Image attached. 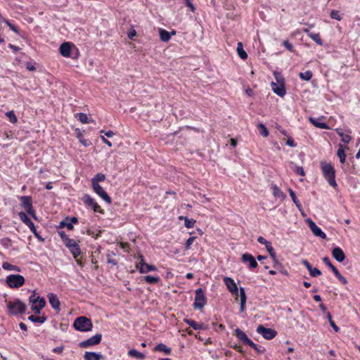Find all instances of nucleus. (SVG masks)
<instances>
[{"instance_id": "obj_1", "label": "nucleus", "mask_w": 360, "mask_h": 360, "mask_svg": "<svg viewBox=\"0 0 360 360\" xmlns=\"http://www.w3.org/2000/svg\"><path fill=\"white\" fill-rule=\"evenodd\" d=\"M321 167L323 174L326 179L328 180V184L335 188L337 184L335 179V169L330 163L326 162H322L321 163Z\"/></svg>"}, {"instance_id": "obj_2", "label": "nucleus", "mask_w": 360, "mask_h": 360, "mask_svg": "<svg viewBox=\"0 0 360 360\" xmlns=\"http://www.w3.org/2000/svg\"><path fill=\"white\" fill-rule=\"evenodd\" d=\"M92 326L91 320L85 316L78 317L74 322V327L79 331H89Z\"/></svg>"}, {"instance_id": "obj_3", "label": "nucleus", "mask_w": 360, "mask_h": 360, "mask_svg": "<svg viewBox=\"0 0 360 360\" xmlns=\"http://www.w3.org/2000/svg\"><path fill=\"white\" fill-rule=\"evenodd\" d=\"M8 308L11 314L17 315L22 314L25 311L27 306L22 302L17 300L14 302H10L8 304Z\"/></svg>"}, {"instance_id": "obj_4", "label": "nucleus", "mask_w": 360, "mask_h": 360, "mask_svg": "<svg viewBox=\"0 0 360 360\" xmlns=\"http://www.w3.org/2000/svg\"><path fill=\"white\" fill-rule=\"evenodd\" d=\"M6 283L9 287L13 288H17L24 285L25 278L21 275L12 274L7 276Z\"/></svg>"}, {"instance_id": "obj_5", "label": "nucleus", "mask_w": 360, "mask_h": 360, "mask_svg": "<svg viewBox=\"0 0 360 360\" xmlns=\"http://www.w3.org/2000/svg\"><path fill=\"white\" fill-rule=\"evenodd\" d=\"M206 304V297L204 295L202 288H198L195 290V296L194 303L193 304V308L195 309H202Z\"/></svg>"}, {"instance_id": "obj_6", "label": "nucleus", "mask_w": 360, "mask_h": 360, "mask_svg": "<svg viewBox=\"0 0 360 360\" xmlns=\"http://www.w3.org/2000/svg\"><path fill=\"white\" fill-rule=\"evenodd\" d=\"M34 300L38 301V307H33V311L35 314H40L41 310L46 305V300L44 297L37 295L35 291H34L33 293L29 297V302L30 303H34Z\"/></svg>"}, {"instance_id": "obj_7", "label": "nucleus", "mask_w": 360, "mask_h": 360, "mask_svg": "<svg viewBox=\"0 0 360 360\" xmlns=\"http://www.w3.org/2000/svg\"><path fill=\"white\" fill-rule=\"evenodd\" d=\"M20 200L22 202V206L24 207L25 211L34 219H37V216L32 207V198L30 196L25 195L20 197Z\"/></svg>"}, {"instance_id": "obj_8", "label": "nucleus", "mask_w": 360, "mask_h": 360, "mask_svg": "<svg viewBox=\"0 0 360 360\" xmlns=\"http://www.w3.org/2000/svg\"><path fill=\"white\" fill-rule=\"evenodd\" d=\"M257 332L261 334L264 338L266 340H271L274 338L277 334V332L271 328H265L263 325H259L257 328Z\"/></svg>"}, {"instance_id": "obj_9", "label": "nucleus", "mask_w": 360, "mask_h": 360, "mask_svg": "<svg viewBox=\"0 0 360 360\" xmlns=\"http://www.w3.org/2000/svg\"><path fill=\"white\" fill-rule=\"evenodd\" d=\"M322 260L332 270L335 276L342 284L345 285L347 283V279L340 274L338 269L330 262V260L328 257H323Z\"/></svg>"}, {"instance_id": "obj_10", "label": "nucleus", "mask_w": 360, "mask_h": 360, "mask_svg": "<svg viewBox=\"0 0 360 360\" xmlns=\"http://www.w3.org/2000/svg\"><path fill=\"white\" fill-rule=\"evenodd\" d=\"M306 222L308 224L310 230L313 233V234L317 237H320L322 239L326 238V235L324 232L321 231L320 228H319L316 224L311 219H307Z\"/></svg>"}, {"instance_id": "obj_11", "label": "nucleus", "mask_w": 360, "mask_h": 360, "mask_svg": "<svg viewBox=\"0 0 360 360\" xmlns=\"http://www.w3.org/2000/svg\"><path fill=\"white\" fill-rule=\"evenodd\" d=\"M139 257L140 258V262L137 264V268L139 269L141 274H146L149 271H155L157 269L155 266L146 264L141 255H139Z\"/></svg>"}, {"instance_id": "obj_12", "label": "nucleus", "mask_w": 360, "mask_h": 360, "mask_svg": "<svg viewBox=\"0 0 360 360\" xmlns=\"http://www.w3.org/2000/svg\"><path fill=\"white\" fill-rule=\"evenodd\" d=\"M101 334H96L94 336L80 342L79 345L83 348H86L91 345H96L100 343L101 340Z\"/></svg>"}, {"instance_id": "obj_13", "label": "nucleus", "mask_w": 360, "mask_h": 360, "mask_svg": "<svg viewBox=\"0 0 360 360\" xmlns=\"http://www.w3.org/2000/svg\"><path fill=\"white\" fill-rule=\"evenodd\" d=\"M92 188L94 192L97 193L101 198H102L108 204L111 203V198L98 184L94 183L92 186Z\"/></svg>"}, {"instance_id": "obj_14", "label": "nucleus", "mask_w": 360, "mask_h": 360, "mask_svg": "<svg viewBox=\"0 0 360 360\" xmlns=\"http://www.w3.org/2000/svg\"><path fill=\"white\" fill-rule=\"evenodd\" d=\"M20 219L22 221H23L31 230V231L34 233L35 236H38V233L34 226L33 222L30 220V219L27 217V215L24 212L19 213Z\"/></svg>"}, {"instance_id": "obj_15", "label": "nucleus", "mask_w": 360, "mask_h": 360, "mask_svg": "<svg viewBox=\"0 0 360 360\" xmlns=\"http://www.w3.org/2000/svg\"><path fill=\"white\" fill-rule=\"evenodd\" d=\"M223 280L226 286L227 287L228 290L231 292V294L233 295H238V288L233 279H232L230 277H224Z\"/></svg>"}, {"instance_id": "obj_16", "label": "nucleus", "mask_w": 360, "mask_h": 360, "mask_svg": "<svg viewBox=\"0 0 360 360\" xmlns=\"http://www.w3.org/2000/svg\"><path fill=\"white\" fill-rule=\"evenodd\" d=\"M82 200L86 205L91 207L94 212L102 213L100 206L95 202V200L90 195L87 194L84 195L82 197Z\"/></svg>"}, {"instance_id": "obj_17", "label": "nucleus", "mask_w": 360, "mask_h": 360, "mask_svg": "<svg viewBox=\"0 0 360 360\" xmlns=\"http://www.w3.org/2000/svg\"><path fill=\"white\" fill-rule=\"evenodd\" d=\"M271 85L273 91L276 94L278 95L281 97H283L285 95L286 91L285 89L284 82H282L280 84H277L274 82H272Z\"/></svg>"}, {"instance_id": "obj_18", "label": "nucleus", "mask_w": 360, "mask_h": 360, "mask_svg": "<svg viewBox=\"0 0 360 360\" xmlns=\"http://www.w3.org/2000/svg\"><path fill=\"white\" fill-rule=\"evenodd\" d=\"M332 255L334 257V259L338 262H342L346 257L345 252L339 247H335V248L333 249Z\"/></svg>"}, {"instance_id": "obj_19", "label": "nucleus", "mask_w": 360, "mask_h": 360, "mask_svg": "<svg viewBox=\"0 0 360 360\" xmlns=\"http://www.w3.org/2000/svg\"><path fill=\"white\" fill-rule=\"evenodd\" d=\"M243 262H249V266L250 269H255L257 266V262L255 260V257L248 253H245L242 255L241 257Z\"/></svg>"}, {"instance_id": "obj_20", "label": "nucleus", "mask_w": 360, "mask_h": 360, "mask_svg": "<svg viewBox=\"0 0 360 360\" xmlns=\"http://www.w3.org/2000/svg\"><path fill=\"white\" fill-rule=\"evenodd\" d=\"M302 263L308 269L311 276L317 277L321 274V271L319 269H318L317 268L312 267V266L309 264V262L307 260L303 259L302 261Z\"/></svg>"}, {"instance_id": "obj_21", "label": "nucleus", "mask_w": 360, "mask_h": 360, "mask_svg": "<svg viewBox=\"0 0 360 360\" xmlns=\"http://www.w3.org/2000/svg\"><path fill=\"white\" fill-rule=\"evenodd\" d=\"M48 298H49V303L51 305V307L54 309H56L57 311H60V302L58 297L56 296V295H55L53 293H50L48 295Z\"/></svg>"}, {"instance_id": "obj_22", "label": "nucleus", "mask_w": 360, "mask_h": 360, "mask_svg": "<svg viewBox=\"0 0 360 360\" xmlns=\"http://www.w3.org/2000/svg\"><path fill=\"white\" fill-rule=\"evenodd\" d=\"M60 53L64 57H70L71 53V45L69 42H64L60 46Z\"/></svg>"}, {"instance_id": "obj_23", "label": "nucleus", "mask_w": 360, "mask_h": 360, "mask_svg": "<svg viewBox=\"0 0 360 360\" xmlns=\"http://www.w3.org/2000/svg\"><path fill=\"white\" fill-rule=\"evenodd\" d=\"M184 321L194 330H206L207 328L203 323H197L193 319H185Z\"/></svg>"}, {"instance_id": "obj_24", "label": "nucleus", "mask_w": 360, "mask_h": 360, "mask_svg": "<svg viewBox=\"0 0 360 360\" xmlns=\"http://www.w3.org/2000/svg\"><path fill=\"white\" fill-rule=\"evenodd\" d=\"M321 119H322L321 117H319V118L310 117L309 121L314 126H315L319 129H329L327 124L320 122V120Z\"/></svg>"}, {"instance_id": "obj_25", "label": "nucleus", "mask_w": 360, "mask_h": 360, "mask_svg": "<svg viewBox=\"0 0 360 360\" xmlns=\"http://www.w3.org/2000/svg\"><path fill=\"white\" fill-rule=\"evenodd\" d=\"M235 335L239 340L247 345L250 341V339L248 338L247 335L240 328H236L235 330Z\"/></svg>"}, {"instance_id": "obj_26", "label": "nucleus", "mask_w": 360, "mask_h": 360, "mask_svg": "<svg viewBox=\"0 0 360 360\" xmlns=\"http://www.w3.org/2000/svg\"><path fill=\"white\" fill-rule=\"evenodd\" d=\"M84 358V360H101L103 358V356L98 353L86 352Z\"/></svg>"}, {"instance_id": "obj_27", "label": "nucleus", "mask_w": 360, "mask_h": 360, "mask_svg": "<svg viewBox=\"0 0 360 360\" xmlns=\"http://www.w3.org/2000/svg\"><path fill=\"white\" fill-rule=\"evenodd\" d=\"M304 32L307 34V35L314 41H316L319 45H322L323 41L322 39L320 37V35L319 33H313L310 32L309 30L304 29Z\"/></svg>"}, {"instance_id": "obj_28", "label": "nucleus", "mask_w": 360, "mask_h": 360, "mask_svg": "<svg viewBox=\"0 0 360 360\" xmlns=\"http://www.w3.org/2000/svg\"><path fill=\"white\" fill-rule=\"evenodd\" d=\"M68 249L70 251V252L72 254V255L75 258H77L78 256L80 255V254H81V250H80L79 245L78 243L72 245Z\"/></svg>"}, {"instance_id": "obj_29", "label": "nucleus", "mask_w": 360, "mask_h": 360, "mask_svg": "<svg viewBox=\"0 0 360 360\" xmlns=\"http://www.w3.org/2000/svg\"><path fill=\"white\" fill-rule=\"evenodd\" d=\"M128 355L139 360H142L145 358V355L143 353H141L136 349L129 350Z\"/></svg>"}, {"instance_id": "obj_30", "label": "nucleus", "mask_w": 360, "mask_h": 360, "mask_svg": "<svg viewBox=\"0 0 360 360\" xmlns=\"http://www.w3.org/2000/svg\"><path fill=\"white\" fill-rule=\"evenodd\" d=\"M160 37L162 41H168L171 38V34L165 30L160 29Z\"/></svg>"}, {"instance_id": "obj_31", "label": "nucleus", "mask_w": 360, "mask_h": 360, "mask_svg": "<svg viewBox=\"0 0 360 360\" xmlns=\"http://www.w3.org/2000/svg\"><path fill=\"white\" fill-rule=\"evenodd\" d=\"M265 247H266V249L267 252L269 253L271 257L273 259V260L275 262H277L276 254V252H275L274 248L271 246V242H269L265 245Z\"/></svg>"}, {"instance_id": "obj_32", "label": "nucleus", "mask_w": 360, "mask_h": 360, "mask_svg": "<svg viewBox=\"0 0 360 360\" xmlns=\"http://www.w3.org/2000/svg\"><path fill=\"white\" fill-rule=\"evenodd\" d=\"M237 52H238V54L239 56V57L241 58V59H246L248 58V54L245 51V50L243 49V44L241 42H238V46H237Z\"/></svg>"}, {"instance_id": "obj_33", "label": "nucleus", "mask_w": 360, "mask_h": 360, "mask_svg": "<svg viewBox=\"0 0 360 360\" xmlns=\"http://www.w3.org/2000/svg\"><path fill=\"white\" fill-rule=\"evenodd\" d=\"M155 350L159 351V352H163L166 353L167 354H169L171 352V349L163 343H160L157 346H155Z\"/></svg>"}, {"instance_id": "obj_34", "label": "nucleus", "mask_w": 360, "mask_h": 360, "mask_svg": "<svg viewBox=\"0 0 360 360\" xmlns=\"http://www.w3.org/2000/svg\"><path fill=\"white\" fill-rule=\"evenodd\" d=\"M2 268L8 271H15L18 272L20 271V269L18 266L13 265L8 262H4L2 264Z\"/></svg>"}, {"instance_id": "obj_35", "label": "nucleus", "mask_w": 360, "mask_h": 360, "mask_svg": "<svg viewBox=\"0 0 360 360\" xmlns=\"http://www.w3.org/2000/svg\"><path fill=\"white\" fill-rule=\"evenodd\" d=\"M273 194L275 197L283 199L285 198L284 193L276 185L272 186Z\"/></svg>"}, {"instance_id": "obj_36", "label": "nucleus", "mask_w": 360, "mask_h": 360, "mask_svg": "<svg viewBox=\"0 0 360 360\" xmlns=\"http://www.w3.org/2000/svg\"><path fill=\"white\" fill-rule=\"evenodd\" d=\"M64 227H66L69 230H72L73 229V224L69 221V218H66L65 220L60 222L59 228Z\"/></svg>"}, {"instance_id": "obj_37", "label": "nucleus", "mask_w": 360, "mask_h": 360, "mask_svg": "<svg viewBox=\"0 0 360 360\" xmlns=\"http://www.w3.org/2000/svg\"><path fill=\"white\" fill-rule=\"evenodd\" d=\"M28 319L34 323H43L46 320V318L45 316H36L34 315H31L28 317Z\"/></svg>"}, {"instance_id": "obj_38", "label": "nucleus", "mask_w": 360, "mask_h": 360, "mask_svg": "<svg viewBox=\"0 0 360 360\" xmlns=\"http://www.w3.org/2000/svg\"><path fill=\"white\" fill-rule=\"evenodd\" d=\"M288 191L293 202L296 205L299 210H301L302 206L300 203V201L297 200L295 192L291 188H289Z\"/></svg>"}, {"instance_id": "obj_39", "label": "nucleus", "mask_w": 360, "mask_h": 360, "mask_svg": "<svg viewBox=\"0 0 360 360\" xmlns=\"http://www.w3.org/2000/svg\"><path fill=\"white\" fill-rule=\"evenodd\" d=\"M337 155L340 159L341 163H344L345 162L346 155L342 146H340L338 150Z\"/></svg>"}, {"instance_id": "obj_40", "label": "nucleus", "mask_w": 360, "mask_h": 360, "mask_svg": "<svg viewBox=\"0 0 360 360\" xmlns=\"http://www.w3.org/2000/svg\"><path fill=\"white\" fill-rule=\"evenodd\" d=\"M105 179V176L102 173L97 174L91 180L92 186L94 184H98L100 181H103Z\"/></svg>"}, {"instance_id": "obj_41", "label": "nucleus", "mask_w": 360, "mask_h": 360, "mask_svg": "<svg viewBox=\"0 0 360 360\" xmlns=\"http://www.w3.org/2000/svg\"><path fill=\"white\" fill-rule=\"evenodd\" d=\"M300 77L304 81H309L312 77V72L307 70L304 72H300L299 74Z\"/></svg>"}, {"instance_id": "obj_42", "label": "nucleus", "mask_w": 360, "mask_h": 360, "mask_svg": "<svg viewBox=\"0 0 360 360\" xmlns=\"http://www.w3.org/2000/svg\"><path fill=\"white\" fill-rule=\"evenodd\" d=\"M258 129H259L260 134L264 137H267L269 136V130L264 126V124L260 123L258 124Z\"/></svg>"}, {"instance_id": "obj_43", "label": "nucleus", "mask_w": 360, "mask_h": 360, "mask_svg": "<svg viewBox=\"0 0 360 360\" xmlns=\"http://www.w3.org/2000/svg\"><path fill=\"white\" fill-rule=\"evenodd\" d=\"M6 115L9 119L11 122L16 123L18 122V118L13 110L7 112Z\"/></svg>"}, {"instance_id": "obj_44", "label": "nucleus", "mask_w": 360, "mask_h": 360, "mask_svg": "<svg viewBox=\"0 0 360 360\" xmlns=\"http://www.w3.org/2000/svg\"><path fill=\"white\" fill-rule=\"evenodd\" d=\"M159 277L153 276H146L144 277V281L148 283H156L159 281Z\"/></svg>"}, {"instance_id": "obj_45", "label": "nucleus", "mask_w": 360, "mask_h": 360, "mask_svg": "<svg viewBox=\"0 0 360 360\" xmlns=\"http://www.w3.org/2000/svg\"><path fill=\"white\" fill-rule=\"evenodd\" d=\"M77 116L79 117V121L82 123H89L90 122H92V120H90L87 115L85 113H78Z\"/></svg>"}, {"instance_id": "obj_46", "label": "nucleus", "mask_w": 360, "mask_h": 360, "mask_svg": "<svg viewBox=\"0 0 360 360\" xmlns=\"http://www.w3.org/2000/svg\"><path fill=\"white\" fill-rule=\"evenodd\" d=\"M327 318L328 319V321L330 323V325L331 326V327L333 328V330L335 331V332H338L339 331V328L338 327V326L335 324V323L333 321L332 319V316L330 314V312H328L327 313Z\"/></svg>"}, {"instance_id": "obj_47", "label": "nucleus", "mask_w": 360, "mask_h": 360, "mask_svg": "<svg viewBox=\"0 0 360 360\" xmlns=\"http://www.w3.org/2000/svg\"><path fill=\"white\" fill-rule=\"evenodd\" d=\"M185 221V226L188 229L193 228L195 223V220L193 219H188V217H184Z\"/></svg>"}, {"instance_id": "obj_48", "label": "nucleus", "mask_w": 360, "mask_h": 360, "mask_svg": "<svg viewBox=\"0 0 360 360\" xmlns=\"http://www.w3.org/2000/svg\"><path fill=\"white\" fill-rule=\"evenodd\" d=\"M330 17H331V18L335 19V20H341V19H342V17L340 16V15L339 13V11H335V10H333L331 11Z\"/></svg>"}, {"instance_id": "obj_49", "label": "nucleus", "mask_w": 360, "mask_h": 360, "mask_svg": "<svg viewBox=\"0 0 360 360\" xmlns=\"http://www.w3.org/2000/svg\"><path fill=\"white\" fill-rule=\"evenodd\" d=\"M195 237H190L186 241L185 244V249L189 250L191 248V245L193 244V241L195 240Z\"/></svg>"}, {"instance_id": "obj_50", "label": "nucleus", "mask_w": 360, "mask_h": 360, "mask_svg": "<svg viewBox=\"0 0 360 360\" xmlns=\"http://www.w3.org/2000/svg\"><path fill=\"white\" fill-rule=\"evenodd\" d=\"M63 243L68 248H70V246L77 243V242H75L73 239L70 238L69 237L66 238Z\"/></svg>"}, {"instance_id": "obj_51", "label": "nucleus", "mask_w": 360, "mask_h": 360, "mask_svg": "<svg viewBox=\"0 0 360 360\" xmlns=\"http://www.w3.org/2000/svg\"><path fill=\"white\" fill-rule=\"evenodd\" d=\"M239 290H240L239 296H240V301H243V302L246 301L247 297L245 295V289L241 287V288H240Z\"/></svg>"}, {"instance_id": "obj_52", "label": "nucleus", "mask_w": 360, "mask_h": 360, "mask_svg": "<svg viewBox=\"0 0 360 360\" xmlns=\"http://www.w3.org/2000/svg\"><path fill=\"white\" fill-rule=\"evenodd\" d=\"M274 75L275 79L276 80V83L280 84L282 82H283V78L282 75L280 73H278L277 72H274Z\"/></svg>"}, {"instance_id": "obj_53", "label": "nucleus", "mask_w": 360, "mask_h": 360, "mask_svg": "<svg viewBox=\"0 0 360 360\" xmlns=\"http://www.w3.org/2000/svg\"><path fill=\"white\" fill-rule=\"evenodd\" d=\"M283 45L290 51L291 52H293L294 51V49H293V46L289 43L288 41L285 40L283 42Z\"/></svg>"}, {"instance_id": "obj_54", "label": "nucleus", "mask_w": 360, "mask_h": 360, "mask_svg": "<svg viewBox=\"0 0 360 360\" xmlns=\"http://www.w3.org/2000/svg\"><path fill=\"white\" fill-rule=\"evenodd\" d=\"M351 136L348 134H345L344 136H342V137L341 138V140L342 142L345 143H348L350 141H351Z\"/></svg>"}, {"instance_id": "obj_55", "label": "nucleus", "mask_w": 360, "mask_h": 360, "mask_svg": "<svg viewBox=\"0 0 360 360\" xmlns=\"http://www.w3.org/2000/svg\"><path fill=\"white\" fill-rule=\"evenodd\" d=\"M58 235L60 236L62 240L64 242L68 236L65 234L63 231H58Z\"/></svg>"}, {"instance_id": "obj_56", "label": "nucleus", "mask_w": 360, "mask_h": 360, "mask_svg": "<svg viewBox=\"0 0 360 360\" xmlns=\"http://www.w3.org/2000/svg\"><path fill=\"white\" fill-rule=\"evenodd\" d=\"M295 171H296L297 174L300 176H304V174H305L302 167H297Z\"/></svg>"}, {"instance_id": "obj_57", "label": "nucleus", "mask_w": 360, "mask_h": 360, "mask_svg": "<svg viewBox=\"0 0 360 360\" xmlns=\"http://www.w3.org/2000/svg\"><path fill=\"white\" fill-rule=\"evenodd\" d=\"M248 345L251 347L252 348H253L254 349H255L257 352H260L257 345L256 344H255L251 340L248 343Z\"/></svg>"}, {"instance_id": "obj_58", "label": "nucleus", "mask_w": 360, "mask_h": 360, "mask_svg": "<svg viewBox=\"0 0 360 360\" xmlns=\"http://www.w3.org/2000/svg\"><path fill=\"white\" fill-rule=\"evenodd\" d=\"M185 1H186V5L188 7H189L193 12H195V8L194 6L193 5V4L191 3V0H185Z\"/></svg>"}, {"instance_id": "obj_59", "label": "nucleus", "mask_w": 360, "mask_h": 360, "mask_svg": "<svg viewBox=\"0 0 360 360\" xmlns=\"http://www.w3.org/2000/svg\"><path fill=\"white\" fill-rule=\"evenodd\" d=\"M257 241L258 243H261V244H263L264 245H266L269 241L266 240L264 238H263L262 236H259L258 238H257Z\"/></svg>"}, {"instance_id": "obj_60", "label": "nucleus", "mask_w": 360, "mask_h": 360, "mask_svg": "<svg viewBox=\"0 0 360 360\" xmlns=\"http://www.w3.org/2000/svg\"><path fill=\"white\" fill-rule=\"evenodd\" d=\"M101 133H103L106 136L108 137H112L115 134L112 131H105L104 130H101Z\"/></svg>"}, {"instance_id": "obj_61", "label": "nucleus", "mask_w": 360, "mask_h": 360, "mask_svg": "<svg viewBox=\"0 0 360 360\" xmlns=\"http://www.w3.org/2000/svg\"><path fill=\"white\" fill-rule=\"evenodd\" d=\"M286 144L290 147H295L296 145L294 142V140L291 138H289L287 141H286Z\"/></svg>"}, {"instance_id": "obj_62", "label": "nucleus", "mask_w": 360, "mask_h": 360, "mask_svg": "<svg viewBox=\"0 0 360 360\" xmlns=\"http://www.w3.org/2000/svg\"><path fill=\"white\" fill-rule=\"evenodd\" d=\"M136 35V32L135 30H131V31L129 32L128 33V37L130 39H133L134 37H135Z\"/></svg>"}, {"instance_id": "obj_63", "label": "nucleus", "mask_w": 360, "mask_h": 360, "mask_svg": "<svg viewBox=\"0 0 360 360\" xmlns=\"http://www.w3.org/2000/svg\"><path fill=\"white\" fill-rule=\"evenodd\" d=\"M101 140L103 141V143H105L106 145H108L109 147H111L112 146V143L108 141V139H106L104 136H101Z\"/></svg>"}, {"instance_id": "obj_64", "label": "nucleus", "mask_w": 360, "mask_h": 360, "mask_svg": "<svg viewBox=\"0 0 360 360\" xmlns=\"http://www.w3.org/2000/svg\"><path fill=\"white\" fill-rule=\"evenodd\" d=\"M79 141L84 146H88L90 145V142L88 140L80 139Z\"/></svg>"}]
</instances>
